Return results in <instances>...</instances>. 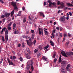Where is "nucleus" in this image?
Here are the masks:
<instances>
[{
    "instance_id": "obj_6",
    "label": "nucleus",
    "mask_w": 73,
    "mask_h": 73,
    "mask_svg": "<svg viewBox=\"0 0 73 73\" xmlns=\"http://www.w3.org/2000/svg\"><path fill=\"white\" fill-rule=\"evenodd\" d=\"M39 35H42V36L43 35V29H41L40 28H39Z\"/></svg>"
},
{
    "instance_id": "obj_52",
    "label": "nucleus",
    "mask_w": 73,
    "mask_h": 73,
    "mask_svg": "<svg viewBox=\"0 0 73 73\" xmlns=\"http://www.w3.org/2000/svg\"><path fill=\"white\" fill-rule=\"evenodd\" d=\"M67 5L69 6H71V4H70V3H67Z\"/></svg>"
},
{
    "instance_id": "obj_9",
    "label": "nucleus",
    "mask_w": 73,
    "mask_h": 73,
    "mask_svg": "<svg viewBox=\"0 0 73 73\" xmlns=\"http://www.w3.org/2000/svg\"><path fill=\"white\" fill-rule=\"evenodd\" d=\"M26 41H27V44H28V45L29 46H31V45H32V41H28V40H26Z\"/></svg>"
},
{
    "instance_id": "obj_8",
    "label": "nucleus",
    "mask_w": 73,
    "mask_h": 73,
    "mask_svg": "<svg viewBox=\"0 0 73 73\" xmlns=\"http://www.w3.org/2000/svg\"><path fill=\"white\" fill-rule=\"evenodd\" d=\"M7 61L9 63V65H12L13 66H14V64H13V62H10V59H9V58H7Z\"/></svg>"
},
{
    "instance_id": "obj_22",
    "label": "nucleus",
    "mask_w": 73,
    "mask_h": 73,
    "mask_svg": "<svg viewBox=\"0 0 73 73\" xmlns=\"http://www.w3.org/2000/svg\"><path fill=\"white\" fill-rule=\"evenodd\" d=\"M30 65L28 64H27V70H28L29 69V68H30V66H29Z\"/></svg>"
},
{
    "instance_id": "obj_11",
    "label": "nucleus",
    "mask_w": 73,
    "mask_h": 73,
    "mask_svg": "<svg viewBox=\"0 0 73 73\" xmlns=\"http://www.w3.org/2000/svg\"><path fill=\"white\" fill-rule=\"evenodd\" d=\"M61 64L62 66L64 67L66 66V64L65 61H63L61 62Z\"/></svg>"
},
{
    "instance_id": "obj_38",
    "label": "nucleus",
    "mask_w": 73,
    "mask_h": 73,
    "mask_svg": "<svg viewBox=\"0 0 73 73\" xmlns=\"http://www.w3.org/2000/svg\"><path fill=\"white\" fill-rule=\"evenodd\" d=\"M12 23H11V22L9 23V24L8 25V26H11Z\"/></svg>"
},
{
    "instance_id": "obj_42",
    "label": "nucleus",
    "mask_w": 73,
    "mask_h": 73,
    "mask_svg": "<svg viewBox=\"0 0 73 73\" xmlns=\"http://www.w3.org/2000/svg\"><path fill=\"white\" fill-rule=\"evenodd\" d=\"M0 2L2 4H3V3H4V2H3V0H0Z\"/></svg>"
},
{
    "instance_id": "obj_2",
    "label": "nucleus",
    "mask_w": 73,
    "mask_h": 73,
    "mask_svg": "<svg viewBox=\"0 0 73 73\" xmlns=\"http://www.w3.org/2000/svg\"><path fill=\"white\" fill-rule=\"evenodd\" d=\"M48 6H46V7L48 8L49 7L50 8H52V5H53V6H55V7H56V4L55 3H52V1H51L48 0Z\"/></svg>"
},
{
    "instance_id": "obj_62",
    "label": "nucleus",
    "mask_w": 73,
    "mask_h": 73,
    "mask_svg": "<svg viewBox=\"0 0 73 73\" xmlns=\"http://www.w3.org/2000/svg\"><path fill=\"white\" fill-rule=\"evenodd\" d=\"M56 24H57V23H56V22H54V25H55Z\"/></svg>"
},
{
    "instance_id": "obj_35",
    "label": "nucleus",
    "mask_w": 73,
    "mask_h": 73,
    "mask_svg": "<svg viewBox=\"0 0 73 73\" xmlns=\"http://www.w3.org/2000/svg\"><path fill=\"white\" fill-rule=\"evenodd\" d=\"M45 32L44 33V34L45 35H48V32H47V31H45Z\"/></svg>"
},
{
    "instance_id": "obj_12",
    "label": "nucleus",
    "mask_w": 73,
    "mask_h": 73,
    "mask_svg": "<svg viewBox=\"0 0 73 73\" xmlns=\"http://www.w3.org/2000/svg\"><path fill=\"white\" fill-rule=\"evenodd\" d=\"M25 56L27 59H30L31 58V57L28 54H27L25 55Z\"/></svg>"
},
{
    "instance_id": "obj_17",
    "label": "nucleus",
    "mask_w": 73,
    "mask_h": 73,
    "mask_svg": "<svg viewBox=\"0 0 73 73\" xmlns=\"http://www.w3.org/2000/svg\"><path fill=\"white\" fill-rule=\"evenodd\" d=\"M42 58L43 60H44L45 61H46V60H47V58L44 56L42 57Z\"/></svg>"
},
{
    "instance_id": "obj_26",
    "label": "nucleus",
    "mask_w": 73,
    "mask_h": 73,
    "mask_svg": "<svg viewBox=\"0 0 73 73\" xmlns=\"http://www.w3.org/2000/svg\"><path fill=\"white\" fill-rule=\"evenodd\" d=\"M38 49H35V50H34V53H36V52H38Z\"/></svg>"
},
{
    "instance_id": "obj_44",
    "label": "nucleus",
    "mask_w": 73,
    "mask_h": 73,
    "mask_svg": "<svg viewBox=\"0 0 73 73\" xmlns=\"http://www.w3.org/2000/svg\"><path fill=\"white\" fill-rule=\"evenodd\" d=\"M20 61L21 62L22 61H23V58L21 57H20Z\"/></svg>"
},
{
    "instance_id": "obj_49",
    "label": "nucleus",
    "mask_w": 73,
    "mask_h": 73,
    "mask_svg": "<svg viewBox=\"0 0 73 73\" xmlns=\"http://www.w3.org/2000/svg\"><path fill=\"white\" fill-rule=\"evenodd\" d=\"M69 44V41L66 42V45H68V44Z\"/></svg>"
},
{
    "instance_id": "obj_10",
    "label": "nucleus",
    "mask_w": 73,
    "mask_h": 73,
    "mask_svg": "<svg viewBox=\"0 0 73 73\" xmlns=\"http://www.w3.org/2000/svg\"><path fill=\"white\" fill-rule=\"evenodd\" d=\"M65 19V17L63 16L60 18V21L61 22H64Z\"/></svg>"
},
{
    "instance_id": "obj_40",
    "label": "nucleus",
    "mask_w": 73,
    "mask_h": 73,
    "mask_svg": "<svg viewBox=\"0 0 73 73\" xmlns=\"http://www.w3.org/2000/svg\"><path fill=\"white\" fill-rule=\"evenodd\" d=\"M8 30L10 31L11 30V27L10 26L8 27Z\"/></svg>"
},
{
    "instance_id": "obj_51",
    "label": "nucleus",
    "mask_w": 73,
    "mask_h": 73,
    "mask_svg": "<svg viewBox=\"0 0 73 73\" xmlns=\"http://www.w3.org/2000/svg\"><path fill=\"white\" fill-rule=\"evenodd\" d=\"M57 60V59L56 58L54 59V62H56Z\"/></svg>"
},
{
    "instance_id": "obj_60",
    "label": "nucleus",
    "mask_w": 73,
    "mask_h": 73,
    "mask_svg": "<svg viewBox=\"0 0 73 73\" xmlns=\"http://www.w3.org/2000/svg\"><path fill=\"white\" fill-rule=\"evenodd\" d=\"M67 17H69V14H68V13H67Z\"/></svg>"
},
{
    "instance_id": "obj_48",
    "label": "nucleus",
    "mask_w": 73,
    "mask_h": 73,
    "mask_svg": "<svg viewBox=\"0 0 73 73\" xmlns=\"http://www.w3.org/2000/svg\"><path fill=\"white\" fill-rule=\"evenodd\" d=\"M3 58H1V60H0V64H1V63L3 61Z\"/></svg>"
},
{
    "instance_id": "obj_36",
    "label": "nucleus",
    "mask_w": 73,
    "mask_h": 73,
    "mask_svg": "<svg viewBox=\"0 0 73 73\" xmlns=\"http://www.w3.org/2000/svg\"><path fill=\"white\" fill-rule=\"evenodd\" d=\"M68 36H69L70 37H72V36L71 35V34H70V33H68Z\"/></svg>"
},
{
    "instance_id": "obj_56",
    "label": "nucleus",
    "mask_w": 73,
    "mask_h": 73,
    "mask_svg": "<svg viewBox=\"0 0 73 73\" xmlns=\"http://www.w3.org/2000/svg\"><path fill=\"white\" fill-rule=\"evenodd\" d=\"M56 29L58 30H60V28L58 27H56Z\"/></svg>"
},
{
    "instance_id": "obj_34",
    "label": "nucleus",
    "mask_w": 73,
    "mask_h": 73,
    "mask_svg": "<svg viewBox=\"0 0 73 73\" xmlns=\"http://www.w3.org/2000/svg\"><path fill=\"white\" fill-rule=\"evenodd\" d=\"M5 16L4 15H1V16L0 17L2 18H5Z\"/></svg>"
},
{
    "instance_id": "obj_4",
    "label": "nucleus",
    "mask_w": 73,
    "mask_h": 73,
    "mask_svg": "<svg viewBox=\"0 0 73 73\" xmlns=\"http://www.w3.org/2000/svg\"><path fill=\"white\" fill-rule=\"evenodd\" d=\"M14 14V10L12 12H11V13H6L5 14V16L6 17V18H8L9 16L11 14V16L12 17L13 16V14Z\"/></svg>"
},
{
    "instance_id": "obj_59",
    "label": "nucleus",
    "mask_w": 73,
    "mask_h": 73,
    "mask_svg": "<svg viewBox=\"0 0 73 73\" xmlns=\"http://www.w3.org/2000/svg\"><path fill=\"white\" fill-rule=\"evenodd\" d=\"M40 54H37V56L38 57H39V56H40Z\"/></svg>"
},
{
    "instance_id": "obj_33",
    "label": "nucleus",
    "mask_w": 73,
    "mask_h": 73,
    "mask_svg": "<svg viewBox=\"0 0 73 73\" xmlns=\"http://www.w3.org/2000/svg\"><path fill=\"white\" fill-rule=\"evenodd\" d=\"M16 58V57H15V56H13V58L12 59H13V60L14 61H15V60H14V59H15Z\"/></svg>"
},
{
    "instance_id": "obj_15",
    "label": "nucleus",
    "mask_w": 73,
    "mask_h": 73,
    "mask_svg": "<svg viewBox=\"0 0 73 73\" xmlns=\"http://www.w3.org/2000/svg\"><path fill=\"white\" fill-rule=\"evenodd\" d=\"M50 43L51 44V46H53L54 45V43L51 40H50Z\"/></svg>"
},
{
    "instance_id": "obj_55",
    "label": "nucleus",
    "mask_w": 73,
    "mask_h": 73,
    "mask_svg": "<svg viewBox=\"0 0 73 73\" xmlns=\"http://www.w3.org/2000/svg\"><path fill=\"white\" fill-rule=\"evenodd\" d=\"M64 40H65V38H63V40L62 41V42H64Z\"/></svg>"
},
{
    "instance_id": "obj_20",
    "label": "nucleus",
    "mask_w": 73,
    "mask_h": 73,
    "mask_svg": "<svg viewBox=\"0 0 73 73\" xmlns=\"http://www.w3.org/2000/svg\"><path fill=\"white\" fill-rule=\"evenodd\" d=\"M16 26V25H15V23H14L13 24V31H14V29L15 28V27Z\"/></svg>"
},
{
    "instance_id": "obj_13",
    "label": "nucleus",
    "mask_w": 73,
    "mask_h": 73,
    "mask_svg": "<svg viewBox=\"0 0 73 73\" xmlns=\"http://www.w3.org/2000/svg\"><path fill=\"white\" fill-rule=\"evenodd\" d=\"M70 64H68L67 66V67L65 68V69L68 70L69 69L70 67Z\"/></svg>"
},
{
    "instance_id": "obj_32",
    "label": "nucleus",
    "mask_w": 73,
    "mask_h": 73,
    "mask_svg": "<svg viewBox=\"0 0 73 73\" xmlns=\"http://www.w3.org/2000/svg\"><path fill=\"white\" fill-rule=\"evenodd\" d=\"M59 36H60V37H59L60 38L62 37V33H59Z\"/></svg>"
},
{
    "instance_id": "obj_18",
    "label": "nucleus",
    "mask_w": 73,
    "mask_h": 73,
    "mask_svg": "<svg viewBox=\"0 0 73 73\" xmlns=\"http://www.w3.org/2000/svg\"><path fill=\"white\" fill-rule=\"evenodd\" d=\"M49 46V45L48 44L47 45V46H46L45 47H44V48H43V49H44V50H45L47 49V48H48Z\"/></svg>"
},
{
    "instance_id": "obj_64",
    "label": "nucleus",
    "mask_w": 73,
    "mask_h": 73,
    "mask_svg": "<svg viewBox=\"0 0 73 73\" xmlns=\"http://www.w3.org/2000/svg\"><path fill=\"white\" fill-rule=\"evenodd\" d=\"M71 54L72 55H73V52H71Z\"/></svg>"
},
{
    "instance_id": "obj_37",
    "label": "nucleus",
    "mask_w": 73,
    "mask_h": 73,
    "mask_svg": "<svg viewBox=\"0 0 73 73\" xmlns=\"http://www.w3.org/2000/svg\"><path fill=\"white\" fill-rule=\"evenodd\" d=\"M67 36V35H66V34H64V38L66 37Z\"/></svg>"
},
{
    "instance_id": "obj_23",
    "label": "nucleus",
    "mask_w": 73,
    "mask_h": 73,
    "mask_svg": "<svg viewBox=\"0 0 73 73\" xmlns=\"http://www.w3.org/2000/svg\"><path fill=\"white\" fill-rule=\"evenodd\" d=\"M17 33H18V31H17V29H16L14 31V34H16Z\"/></svg>"
},
{
    "instance_id": "obj_1",
    "label": "nucleus",
    "mask_w": 73,
    "mask_h": 73,
    "mask_svg": "<svg viewBox=\"0 0 73 73\" xmlns=\"http://www.w3.org/2000/svg\"><path fill=\"white\" fill-rule=\"evenodd\" d=\"M61 54L62 56H63L64 57H68V56H66L67 55L69 56L71 55V52H66V53L64 51H62L61 52Z\"/></svg>"
},
{
    "instance_id": "obj_16",
    "label": "nucleus",
    "mask_w": 73,
    "mask_h": 73,
    "mask_svg": "<svg viewBox=\"0 0 73 73\" xmlns=\"http://www.w3.org/2000/svg\"><path fill=\"white\" fill-rule=\"evenodd\" d=\"M8 35H5L4 39H5V40H6V42H7V40H8Z\"/></svg>"
},
{
    "instance_id": "obj_47",
    "label": "nucleus",
    "mask_w": 73,
    "mask_h": 73,
    "mask_svg": "<svg viewBox=\"0 0 73 73\" xmlns=\"http://www.w3.org/2000/svg\"><path fill=\"white\" fill-rule=\"evenodd\" d=\"M22 46L23 47H25V46L24 45V44L23 42V43L22 44Z\"/></svg>"
},
{
    "instance_id": "obj_14",
    "label": "nucleus",
    "mask_w": 73,
    "mask_h": 73,
    "mask_svg": "<svg viewBox=\"0 0 73 73\" xmlns=\"http://www.w3.org/2000/svg\"><path fill=\"white\" fill-rule=\"evenodd\" d=\"M40 16H42L43 18H44L45 17L44 16V14L43 13H42V12H40Z\"/></svg>"
},
{
    "instance_id": "obj_53",
    "label": "nucleus",
    "mask_w": 73,
    "mask_h": 73,
    "mask_svg": "<svg viewBox=\"0 0 73 73\" xmlns=\"http://www.w3.org/2000/svg\"><path fill=\"white\" fill-rule=\"evenodd\" d=\"M31 33H33V32H34V30H31Z\"/></svg>"
},
{
    "instance_id": "obj_39",
    "label": "nucleus",
    "mask_w": 73,
    "mask_h": 73,
    "mask_svg": "<svg viewBox=\"0 0 73 73\" xmlns=\"http://www.w3.org/2000/svg\"><path fill=\"white\" fill-rule=\"evenodd\" d=\"M34 37H35V35H32L31 37L32 39H33L34 38Z\"/></svg>"
},
{
    "instance_id": "obj_21",
    "label": "nucleus",
    "mask_w": 73,
    "mask_h": 73,
    "mask_svg": "<svg viewBox=\"0 0 73 73\" xmlns=\"http://www.w3.org/2000/svg\"><path fill=\"white\" fill-rule=\"evenodd\" d=\"M5 30H6V27H3V29H2V31H1V33H2L3 32L5 31Z\"/></svg>"
},
{
    "instance_id": "obj_57",
    "label": "nucleus",
    "mask_w": 73,
    "mask_h": 73,
    "mask_svg": "<svg viewBox=\"0 0 73 73\" xmlns=\"http://www.w3.org/2000/svg\"><path fill=\"white\" fill-rule=\"evenodd\" d=\"M13 58V56H10V59L12 60Z\"/></svg>"
},
{
    "instance_id": "obj_41",
    "label": "nucleus",
    "mask_w": 73,
    "mask_h": 73,
    "mask_svg": "<svg viewBox=\"0 0 73 73\" xmlns=\"http://www.w3.org/2000/svg\"><path fill=\"white\" fill-rule=\"evenodd\" d=\"M56 56V54H54L53 55V58H55V57Z\"/></svg>"
},
{
    "instance_id": "obj_30",
    "label": "nucleus",
    "mask_w": 73,
    "mask_h": 73,
    "mask_svg": "<svg viewBox=\"0 0 73 73\" xmlns=\"http://www.w3.org/2000/svg\"><path fill=\"white\" fill-rule=\"evenodd\" d=\"M39 49L41 50H42V46H39L38 47Z\"/></svg>"
},
{
    "instance_id": "obj_61",
    "label": "nucleus",
    "mask_w": 73,
    "mask_h": 73,
    "mask_svg": "<svg viewBox=\"0 0 73 73\" xmlns=\"http://www.w3.org/2000/svg\"><path fill=\"white\" fill-rule=\"evenodd\" d=\"M29 24H32V22H31V21H29Z\"/></svg>"
},
{
    "instance_id": "obj_3",
    "label": "nucleus",
    "mask_w": 73,
    "mask_h": 73,
    "mask_svg": "<svg viewBox=\"0 0 73 73\" xmlns=\"http://www.w3.org/2000/svg\"><path fill=\"white\" fill-rule=\"evenodd\" d=\"M11 4L14 7V10L15 11H18V8L17 7L16 3L14 2H11Z\"/></svg>"
},
{
    "instance_id": "obj_25",
    "label": "nucleus",
    "mask_w": 73,
    "mask_h": 73,
    "mask_svg": "<svg viewBox=\"0 0 73 73\" xmlns=\"http://www.w3.org/2000/svg\"><path fill=\"white\" fill-rule=\"evenodd\" d=\"M66 9H68L69 10H71V8H68L67 7H65L64 8V10L65 11H66Z\"/></svg>"
},
{
    "instance_id": "obj_50",
    "label": "nucleus",
    "mask_w": 73,
    "mask_h": 73,
    "mask_svg": "<svg viewBox=\"0 0 73 73\" xmlns=\"http://www.w3.org/2000/svg\"><path fill=\"white\" fill-rule=\"evenodd\" d=\"M35 43H36V40H34V41H33V44H34V45H35Z\"/></svg>"
},
{
    "instance_id": "obj_63",
    "label": "nucleus",
    "mask_w": 73,
    "mask_h": 73,
    "mask_svg": "<svg viewBox=\"0 0 73 73\" xmlns=\"http://www.w3.org/2000/svg\"><path fill=\"white\" fill-rule=\"evenodd\" d=\"M70 16H72V13H71V12H70Z\"/></svg>"
},
{
    "instance_id": "obj_19",
    "label": "nucleus",
    "mask_w": 73,
    "mask_h": 73,
    "mask_svg": "<svg viewBox=\"0 0 73 73\" xmlns=\"http://www.w3.org/2000/svg\"><path fill=\"white\" fill-rule=\"evenodd\" d=\"M27 51V52H28L29 54L31 53V51L29 48H26Z\"/></svg>"
},
{
    "instance_id": "obj_28",
    "label": "nucleus",
    "mask_w": 73,
    "mask_h": 73,
    "mask_svg": "<svg viewBox=\"0 0 73 73\" xmlns=\"http://www.w3.org/2000/svg\"><path fill=\"white\" fill-rule=\"evenodd\" d=\"M5 39L4 38V37L3 36H2V40L3 42H5Z\"/></svg>"
},
{
    "instance_id": "obj_43",
    "label": "nucleus",
    "mask_w": 73,
    "mask_h": 73,
    "mask_svg": "<svg viewBox=\"0 0 73 73\" xmlns=\"http://www.w3.org/2000/svg\"><path fill=\"white\" fill-rule=\"evenodd\" d=\"M51 35H52L53 37V38L54 37V33H52V34H51Z\"/></svg>"
},
{
    "instance_id": "obj_24",
    "label": "nucleus",
    "mask_w": 73,
    "mask_h": 73,
    "mask_svg": "<svg viewBox=\"0 0 73 73\" xmlns=\"http://www.w3.org/2000/svg\"><path fill=\"white\" fill-rule=\"evenodd\" d=\"M31 70L32 72L33 71V65L31 66Z\"/></svg>"
},
{
    "instance_id": "obj_29",
    "label": "nucleus",
    "mask_w": 73,
    "mask_h": 73,
    "mask_svg": "<svg viewBox=\"0 0 73 73\" xmlns=\"http://www.w3.org/2000/svg\"><path fill=\"white\" fill-rule=\"evenodd\" d=\"M7 34H8V31L7 30H6L5 31V35H8Z\"/></svg>"
},
{
    "instance_id": "obj_7",
    "label": "nucleus",
    "mask_w": 73,
    "mask_h": 73,
    "mask_svg": "<svg viewBox=\"0 0 73 73\" xmlns=\"http://www.w3.org/2000/svg\"><path fill=\"white\" fill-rule=\"evenodd\" d=\"M33 62L32 60H31L30 61H28L27 62V65H33Z\"/></svg>"
},
{
    "instance_id": "obj_31",
    "label": "nucleus",
    "mask_w": 73,
    "mask_h": 73,
    "mask_svg": "<svg viewBox=\"0 0 73 73\" xmlns=\"http://www.w3.org/2000/svg\"><path fill=\"white\" fill-rule=\"evenodd\" d=\"M26 19V18L25 17H24V19L23 21V22L24 23H25V22H26V20L25 19Z\"/></svg>"
},
{
    "instance_id": "obj_54",
    "label": "nucleus",
    "mask_w": 73,
    "mask_h": 73,
    "mask_svg": "<svg viewBox=\"0 0 73 73\" xmlns=\"http://www.w3.org/2000/svg\"><path fill=\"white\" fill-rule=\"evenodd\" d=\"M22 9H23V11L25 10V7H23Z\"/></svg>"
},
{
    "instance_id": "obj_5",
    "label": "nucleus",
    "mask_w": 73,
    "mask_h": 73,
    "mask_svg": "<svg viewBox=\"0 0 73 73\" xmlns=\"http://www.w3.org/2000/svg\"><path fill=\"white\" fill-rule=\"evenodd\" d=\"M57 4L58 5H59L60 4V5H61L60 7L61 8H63L64 6V3L62 2H61L60 3V1H57Z\"/></svg>"
},
{
    "instance_id": "obj_27",
    "label": "nucleus",
    "mask_w": 73,
    "mask_h": 73,
    "mask_svg": "<svg viewBox=\"0 0 73 73\" xmlns=\"http://www.w3.org/2000/svg\"><path fill=\"white\" fill-rule=\"evenodd\" d=\"M61 55H60V57L59 58V62H61Z\"/></svg>"
},
{
    "instance_id": "obj_46",
    "label": "nucleus",
    "mask_w": 73,
    "mask_h": 73,
    "mask_svg": "<svg viewBox=\"0 0 73 73\" xmlns=\"http://www.w3.org/2000/svg\"><path fill=\"white\" fill-rule=\"evenodd\" d=\"M29 33V31H26V34H28Z\"/></svg>"
},
{
    "instance_id": "obj_58",
    "label": "nucleus",
    "mask_w": 73,
    "mask_h": 73,
    "mask_svg": "<svg viewBox=\"0 0 73 73\" xmlns=\"http://www.w3.org/2000/svg\"><path fill=\"white\" fill-rule=\"evenodd\" d=\"M46 5V2H44L43 3V5H44V6H45Z\"/></svg>"
},
{
    "instance_id": "obj_45",
    "label": "nucleus",
    "mask_w": 73,
    "mask_h": 73,
    "mask_svg": "<svg viewBox=\"0 0 73 73\" xmlns=\"http://www.w3.org/2000/svg\"><path fill=\"white\" fill-rule=\"evenodd\" d=\"M6 20V19L4 18L2 19V21H3V22L4 23L5 22V20Z\"/></svg>"
}]
</instances>
